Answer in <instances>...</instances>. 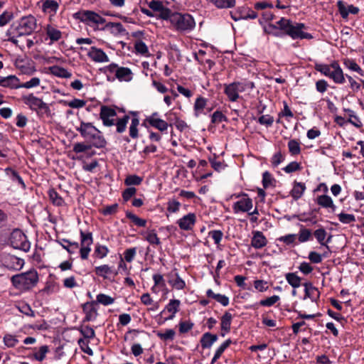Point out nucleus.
Masks as SVG:
<instances>
[{
	"label": "nucleus",
	"instance_id": "nucleus-22",
	"mask_svg": "<svg viewBox=\"0 0 364 364\" xmlns=\"http://www.w3.org/2000/svg\"><path fill=\"white\" fill-rule=\"evenodd\" d=\"M251 240V245L255 249H261L267 244V240L264 234L260 231H254Z\"/></svg>",
	"mask_w": 364,
	"mask_h": 364
},
{
	"label": "nucleus",
	"instance_id": "nucleus-60",
	"mask_svg": "<svg viewBox=\"0 0 364 364\" xmlns=\"http://www.w3.org/2000/svg\"><path fill=\"white\" fill-rule=\"evenodd\" d=\"M175 334L176 333L173 329H166L164 333H157L158 337L164 341L173 340Z\"/></svg>",
	"mask_w": 364,
	"mask_h": 364
},
{
	"label": "nucleus",
	"instance_id": "nucleus-64",
	"mask_svg": "<svg viewBox=\"0 0 364 364\" xmlns=\"http://www.w3.org/2000/svg\"><path fill=\"white\" fill-rule=\"evenodd\" d=\"M13 18V14L5 11L0 15V26H6Z\"/></svg>",
	"mask_w": 364,
	"mask_h": 364
},
{
	"label": "nucleus",
	"instance_id": "nucleus-49",
	"mask_svg": "<svg viewBox=\"0 0 364 364\" xmlns=\"http://www.w3.org/2000/svg\"><path fill=\"white\" fill-rule=\"evenodd\" d=\"M126 216L139 227H145L146 225V220L139 218L137 215L131 212H127Z\"/></svg>",
	"mask_w": 364,
	"mask_h": 364
},
{
	"label": "nucleus",
	"instance_id": "nucleus-19",
	"mask_svg": "<svg viewBox=\"0 0 364 364\" xmlns=\"http://www.w3.org/2000/svg\"><path fill=\"white\" fill-rule=\"evenodd\" d=\"M96 305V302L94 301L86 302L82 305V311L85 315L84 321H93L97 318L98 313Z\"/></svg>",
	"mask_w": 364,
	"mask_h": 364
},
{
	"label": "nucleus",
	"instance_id": "nucleus-5",
	"mask_svg": "<svg viewBox=\"0 0 364 364\" xmlns=\"http://www.w3.org/2000/svg\"><path fill=\"white\" fill-rule=\"evenodd\" d=\"M224 93L230 102H237L240 98V93L246 90L251 91L255 88V83L251 81H235L224 84Z\"/></svg>",
	"mask_w": 364,
	"mask_h": 364
},
{
	"label": "nucleus",
	"instance_id": "nucleus-55",
	"mask_svg": "<svg viewBox=\"0 0 364 364\" xmlns=\"http://www.w3.org/2000/svg\"><path fill=\"white\" fill-rule=\"evenodd\" d=\"M289 151L292 155H298L301 152L299 143L295 139H291L288 142Z\"/></svg>",
	"mask_w": 364,
	"mask_h": 364
},
{
	"label": "nucleus",
	"instance_id": "nucleus-35",
	"mask_svg": "<svg viewBox=\"0 0 364 364\" xmlns=\"http://www.w3.org/2000/svg\"><path fill=\"white\" fill-rule=\"evenodd\" d=\"M206 295L209 298L214 299L223 306H227L229 304L230 300L228 296L220 294H215L210 289L206 291Z\"/></svg>",
	"mask_w": 364,
	"mask_h": 364
},
{
	"label": "nucleus",
	"instance_id": "nucleus-11",
	"mask_svg": "<svg viewBox=\"0 0 364 364\" xmlns=\"http://www.w3.org/2000/svg\"><path fill=\"white\" fill-rule=\"evenodd\" d=\"M232 197L239 198L233 203L232 210L235 214L239 213H249L253 208L252 200L245 193L234 194Z\"/></svg>",
	"mask_w": 364,
	"mask_h": 364
},
{
	"label": "nucleus",
	"instance_id": "nucleus-44",
	"mask_svg": "<svg viewBox=\"0 0 364 364\" xmlns=\"http://www.w3.org/2000/svg\"><path fill=\"white\" fill-rule=\"evenodd\" d=\"M312 236V232L309 229L301 228L298 234L299 242L304 243L309 241Z\"/></svg>",
	"mask_w": 364,
	"mask_h": 364
},
{
	"label": "nucleus",
	"instance_id": "nucleus-30",
	"mask_svg": "<svg viewBox=\"0 0 364 364\" xmlns=\"http://www.w3.org/2000/svg\"><path fill=\"white\" fill-rule=\"evenodd\" d=\"M232 315L226 311L221 318V336L224 337L230 331Z\"/></svg>",
	"mask_w": 364,
	"mask_h": 364
},
{
	"label": "nucleus",
	"instance_id": "nucleus-62",
	"mask_svg": "<svg viewBox=\"0 0 364 364\" xmlns=\"http://www.w3.org/2000/svg\"><path fill=\"white\" fill-rule=\"evenodd\" d=\"M343 64L348 69L352 71L356 72L360 70V67L353 59H345L343 61Z\"/></svg>",
	"mask_w": 364,
	"mask_h": 364
},
{
	"label": "nucleus",
	"instance_id": "nucleus-42",
	"mask_svg": "<svg viewBox=\"0 0 364 364\" xmlns=\"http://www.w3.org/2000/svg\"><path fill=\"white\" fill-rule=\"evenodd\" d=\"M96 304H101L104 306H109L114 302V299L105 294H99L96 297Z\"/></svg>",
	"mask_w": 364,
	"mask_h": 364
},
{
	"label": "nucleus",
	"instance_id": "nucleus-36",
	"mask_svg": "<svg viewBox=\"0 0 364 364\" xmlns=\"http://www.w3.org/2000/svg\"><path fill=\"white\" fill-rule=\"evenodd\" d=\"M145 240L152 245H161V241L155 230H148L144 233Z\"/></svg>",
	"mask_w": 364,
	"mask_h": 364
},
{
	"label": "nucleus",
	"instance_id": "nucleus-38",
	"mask_svg": "<svg viewBox=\"0 0 364 364\" xmlns=\"http://www.w3.org/2000/svg\"><path fill=\"white\" fill-rule=\"evenodd\" d=\"M48 193L50 200L54 205L62 206L65 204L63 198L57 193L54 188L49 189Z\"/></svg>",
	"mask_w": 364,
	"mask_h": 364
},
{
	"label": "nucleus",
	"instance_id": "nucleus-1",
	"mask_svg": "<svg viewBox=\"0 0 364 364\" xmlns=\"http://www.w3.org/2000/svg\"><path fill=\"white\" fill-rule=\"evenodd\" d=\"M117 112L114 109L107 106L102 105L100 107V119L102 121V124L105 127L116 126V131L117 133H123L126 129L129 119V115H124L122 118H118L117 120Z\"/></svg>",
	"mask_w": 364,
	"mask_h": 364
},
{
	"label": "nucleus",
	"instance_id": "nucleus-3",
	"mask_svg": "<svg viewBox=\"0 0 364 364\" xmlns=\"http://www.w3.org/2000/svg\"><path fill=\"white\" fill-rule=\"evenodd\" d=\"M76 130L84 139L89 141L92 146L100 149L107 144L102 132L90 122H81Z\"/></svg>",
	"mask_w": 364,
	"mask_h": 364
},
{
	"label": "nucleus",
	"instance_id": "nucleus-4",
	"mask_svg": "<svg viewBox=\"0 0 364 364\" xmlns=\"http://www.w3.org/2000/svg\"><path fill=\"white\" fill-rule=\"evenodd\" d=\"M315 69L336 84L343 85L346 82V75L336 60L332 61L330 64L316 63Z\"/></svg>",
	"mask_w": 364,
	"mask_h": 364
},
{
	"label": "nucleus",
	"instance_id": "nucleus-6",
	"mask_svg": "<svg viewBox=\"0 0 364 364\" xmlns=\"http://www.w3.org/2000/svg\"><path fill=\"white\" fill-rule=\"evenodd\" d=\"M13 286L20 290H28L33 287L38 281V275L36 270L28 271L16 274L11 279Z\"/></svg>",
	"mask_w": 364,
	"mask_h": 364
},
{
	"label": "nucleus",
	"instance_id": "nucleus-50",
	"mask_svg": "<svg viewBox=\"0 0 364 364\" xmlns=\"http://www.w3.org/2000/svg\"><path fill=\"white\" fill-rule=\"evenodd\" d=\"M339 221L343 224H350L355 222L356 219L354 215L345 213H341L338 215Z\"/></svg>",
	"mask_w": 364,
	"mask_h": 364
},
{
	"label": "nucleus",
	"instance_id": "nucleus-39",
	"mask_svg": "<svg viewBox=\"0 0 364 364\" xmlns=\"http://www.w3.org/2000/svg\"><path fill=\"white\" fill-rule=\"evenodd\" d=\"M285 279L289 284H290L294 289L298 288L301 286V279L295 273L286 274Z\"/></svg>",
	"mask_w": 364,
	"mask_h": 364
},
{
	"label": "nucleus",
	"instance_id": "nucleus-53",
	"mask_svg": "<svg viewBox=\"0 0 364 364\" xmlns=\"http://www.w3.org/2000/svg\"><path fill=\"white\" fill-rule=\"evenodd\" d=\"M77 343L81 349V350L89 355H93V350L91 349V348L89 346V341H87L85 338H80L77 341Z\"/></svg>",
	"mask_w": 364,
	"mask_h": 364
},
{
	"label": "nucleus",
	"instance_id": "nucleus-51",
	"mask_svg": "<svg viewBox=\"0 0 364 364\" xmlns=\"http://www.w3.org/2000/svg\"><path fill=\"white\" fill-rule=\"evenodd\" d=\"M109 253V249L105 245H102L100 244H97L95 245V249L94 252V255L98 258H104Z\"/></svg>",
	"mask_w": 364,
	"mask_h": 364
},
{
	"label": "nucleus",
	"instance_id": "nucleus-47",
	"mask_svg": "<svg viewBox=\"0 0 364 364\" xmlns=\"http://www.w3.org/2000/svg\"><path fill=\"white\" fill-rule=\"evenodd\" d=\"M181 203L176 199H170L167 202L166 210L169 213H178L181 208Z\"/></svg>",
	"mask_w": 364,
	"mask_h": 364
},
{
	"label": "nucleus",
	"instance_id": "nucleus-27",
	"mask_svg": "<svg viewBox=\"0 0 364 364\" xmlns=\"http://www.w3.org/2000/svg\"><path fill=\"white\" fill-rule=\"evenodd\" d=\"M314 236L321 246H324L328 250V252H330L329 246L327 244L330 242L331 236H329L328 238L326 240L327 232L323 228L316 230L314 232Z\"/></svg>",
	"mask_w": 364,
	"mask_h": 364
},
{
	"label": "nucleus",
	"instance_id": "nucleus-37",
	"mask_svg": "<svg viewBox=\"0 0 364 364\" xmlns=\"http://www.w3.org/2000/svg\"><path fill=\"white\" fill-rule=\"evenodd\" d=\"M50 70L52 75L58 77L70 78L72 76L70 71L60 66H53Z\"/></svg>",
	"mask_w": 364,
	"mask_h": 364
},
{
	"label": "nucleus",
	"instance_id": "nucleus-31",
	"mask_svg": "<svg viewBox=\"0 0 364 364\" xmlns=\"http://www.w3.org/2000/svg\"><path fill=\"white\" fill-rule=\"evenodd\" d=\"M181 301L178 299H171L168 304L165 306L164 311L170 313V316L166 320H172L176 314L179 311Z\"/></svg>",
	"mask_w": 364,
	"mask_h": 364
},
{
	"label": "nucleus",
	"instance_id": "nucleus-63",
	"mask_svg": "<svg viewBox=\"0 0 364 364\" xmlns=\"http://www.w3.org/2000/svg\"><path fill=\"white\" fill-rule=\"evenodd\" d=\"M223 121H226V117L220 111H215L211 115V122L213 124H219Z\"/></svg>",
	"mask_w": 364,
	"mask_h": 364
},
{
	"label": "nucleus",
	"instance_id": "nucleus-24",
	"mask_svg": "<svg viewBox=\"0 0 364 364\" xmlns=\"http://www.w3.org/2000/svg\"><path fill=\"white\" fill-rule=\"evenodd\" d=\"M46 33L50 43L59 41L62 38V32L53 24H48L45 28Z\"/></svg>",
	"mask_w": 364,
	"mask_h": 364
},
{
	"label": "nucleus",
	"instance_id": "nucleus-57",
	"mask_svg": "<svg viewBox=\"0 0 364 364\" xmlns=\"http://www.w3.org/2000/svg\"><path fill=\"white\" fill-rule=\"evenodd\" d=\"M80 333L84 336L85 338H93L95 336V330L90 326H83L80 329Z\"/></svg>",
	"mask_w": 364,
	"mask_h": 364
},
{
	"label": "nucleus",
	"instance_id": "nucleus-26",
	"mask_svg": "<svg viewBox=\"0 0 364 364\" xmlns=\"http://www.w3.org/2000/svg\"><path fill=\"white\" fill-rule=\"evenodd\" d=\"M305 295L304 299H310L312 301H316L319 298L320 292L318 289L314 287L311 283L304 284Z\"/></svg>",
	"mask_w": 364,
	"mask_h": 364
},
{
	"label": "nucleus",
	"instance_id": "nucleus-43",
	"mask_svg": "<svg viewBox=\"0 0 364 364\" xmlns=\"http://www.w3.org/2000/svg\"><path fill=\"white\" fill-rule=\"evenodd\" d=\"M143 181V178L136 174L128 175L124 179V184L127 186H139Z\"/></svg>",
	"mask_w": 364,
	"mask_h": 364
},
{
	"label": "nucleus",
	"instance_id": "nucleus-18",
	"mask_svg": "<svg viewBox=\"0 0 364 364\" xmlns=\"http://www.w3.org/2000/svg\"><path fill=\"white\" fill-rule=\"evenodd\" d=\"M149 7L154 11L159 12L158 18L163 20H168V14L171 10L164 6L163 3L160 1L152 0L149 2Z\"/></svg>",
	"mask_w": 364,
	"mask_h": 364
},
{
	"label": "nucleus",
	"instance_id": "nucleus-25",
	"mask_svg": "<svg viewBox=\"0 0 364 364\" xmlns=\"http://www.w3.org/2000/svg\"><path fill=\"white\" fill-rule=\"evenodd\" d=\"M208 100L203 97L199 96L196 99L193 105L194 116L199 117L201 114H205V109L206 107Z\"/></svg>",
	"mask_w": 364,
	"mask_h": 364
},
{
	"label": "nucleus",
	"instance_id": "nucleus-59",
	"mask_svg": "<svg viewBox=\"0 0 364 364\" xmlns=\"http://www.w3.org/2000/svg\"><path fill=\"white\" fill-rule=\"evenodd\" d=\"M275 180L272 178V175L268 172L265 171L262 174V185L264 188L269 186H272Z\"/></svg>",
	"mask_w": 364,
	"mask_h": 364
},
{
	"label": "nucleus",
	"instance_id": "nucleus-28",
	"mask_svg": "<svg viewBox=\"0 0 364 364\" xmlns=\"http://www.w3.org/2000/svg\"><path fill=\"white\" fill-rule=\"evenodd\" d=\"M118 69L119 65L113 63L103 67L100 70L106 75L108 81L114 82L116 80L115 75L117 74Z\"/></svg>",
	"mask_w": 364,
	"mask_h": 364
},
{
	"label": "nucleus",
	"instance_id": "nucleus-21",
	"mask_svg": "<svg viewBox=\"0 0 364 364\" xmlns=\"http://www.w3.org/2000/svg\"><path fill=\"white\" fill-rule=\"evenodd\" d=\"M132 115L131 124L129 128V136L132 139H136L139 136L138 127L139 125V119L138 112L134 111H130L129 116Z\"/></svg>",
	"mask_w": 364,
	"mask_h": 364
},
{
	"label": "nucleus",
	"instance_id": "nucleus-48",
	"mask_svg": "<svg viewBox=\"0 0 364 364\" xmlns=\"http://www.w3.org/2000/svg\"><path fill=\"white\" fill-rule=\"evenodd\" d=\"M134 49L136 53L142 55L147 56L149 49L147 46L142 41H136L134 43Z\"/></svg>",
	"mask_w": 364,
	"mask_h": 364
},
{
	"label": "nucleus",
	"instance_id": "nucleus-33",
	"mask_svg": "<svg viewBox=\"0 0 364 364\" xmlns=\"http://www.w3.org/2000/svg\"><path fill=\"white\" fill-rule=\"evenodd\" d=\"M305 190L306 186L304 183L295 181L290 191V196L294 200H297L304 195Z\"/></svg>",
	"mask_w": 364,
	"mask_h": 364
},
{
	"label": "nucleus",
	"instance_id": "nucleus-56",
	"mask_svg": "<svg viewBox=\"0 0 364 364\" xmlns=\"http://www.w3.org/2000/svg\"><path fill=\"white\" fill-rule=\"evenodd\" d=\"M64 105L71 108L79 109L85 106L86 102L83 100L75 98L71 101H65Z\"/></svg>",
	"mask_w": 364,
	"mask_h": 364
},
{
	"label": "nucleus",
	"instance_id": "nucleus-58",
	"mask_svg": "<svg viewBox=\"0 0 364 364\" xmlns=\"http://www.w3.org/2000/svg\"><path fill=\"white\" fill-rule=\"evenodd\" d=\"M48 352V347L47 346H42L40 347L38 351L36 352L33 354V358L35 360L38 361H43L46 355V353Z\"/></svg>",
	"mask_w": 364,
	"mask_h": 364
},
{
	"label": "nucleus",
	"instance_id": "nucleus-40",
	"mask_svg": "<svg viewBox=\"0 0 364 364\" xmlns=\"http://www.w3.org/2000/svg\"><path fill=\"white\" fill-rule=\"evenodd\" d=\"M344 111L348 114L349 119L348 122L349 123L357 128H360L363 127V123L361 122L360 118L355 114L354 111L350 109H345Z\"/></svg>",
	"mask_w": 364,
	"mask_h": 364
},
{
	"label": "nucleus",
	"instance_id": "nucleus-7",
	"mask_svg": "<svg viewBox=\"0 0 364 364\" xmlns=\"http://www.w3.org/2000/svg\"><path fill=\"white\" fill-rule=\"evenodd\" d=\"M168 16V20L178 31H190L195 27V21L188 14L172 13L171 11Z\"/></svg>",
	"mask_w": 364,
	"mask_h": 364
},
{
	"label": "nucleus",
	"instance_id": "nucleus-16",
	"mask_svg": "<svg viewBox=\"0 0 364 364\" xmlns=\"http://www.w3.org/2000/svg\"><path fill=\"white\" fill-rule=\"evenodd\" d=\"M41 3L42 4V11L44 14L49 15V19L50 21L51 18L57 14L60 6L59 3L55 0H42ZM38 4H40V2Z\"/></svg>",
	"mask_w": 364,
	"mask_h": 364
},
{
	"label": "nucleus",
	"instance_id": "nucleus-23",
	"mask_svg": "<svg viewBox=\"0 0 364 364\" xmlns=\"http://www.w3.org/2000/svg\"><path fill=\"white\" fill-rule=\"evenodd\" d=\"M0 86L11 89L20 88V80L15 75L0 77Z\"/></svg>",
	"mask_w": 364,
	"mask_h": 364
},
{
	"label": "nucleus",
	"instance_id": "nucleus-17",
	"mask_svg": "<svg viewBox=\"0 0 364 364\" xmlns=\"http://www.w3.org/2000/svg\"><path fill=\"white\" fill-rule=\"evenodd\" d=\"M87 56L95 63H107L109 61L107 55L101 48L95 46L90 48Z\"/></svg>",
	"mask_w": 364,
	"mask_h": 364
},
{
	"label": "nucleus",
	"instance_id": "nucleus-13",
	"mask_svg": "<svg viewBox=\"0 0 364 364\" xmlns=\"http://www.w3.org/2000/svg\"><path fill=\"white\" fill-rule=\"evenodd\" d=\"M80 257L82 259H87L91 251L90 246L93 243V237L91 232L80 231Z\"/></svg>",
	"mask_w": 364,
	"mask_h": 364
},
{
	"label": "nucleus",
	"instance_id": "nucleus-8",
	"mask_svg": "<svg viewBox=\"0 0 364 364\" xmlns=\"http://www.w3.org/2000/svg\"><path fill=\"white\" fill-rule=\"evenodd\" d=\"M74 17L90 26H99L106 22V19L99 14L90 10H82L74 14Z\"/></svg>",
	"mask_w": 364,
	"mask_h": 364
},
{
	"label": "nucleus",
	"instance_id": "nucleus-20",
	"mask_svg": "<svg viewBox=\"0 0 364 364\" xmlns=\"http://www.w3.org/2000/svg\"><path fill=\"white\" fill-rule=\"evenodd\" d=\"M168 284L176 290L183 289L186 284L185 281L179 276L176 269L167 274Z\"/></svg>",
	"mask_w": 364,
	"mask_h": 364
},
{
	"label": "nucleus",
	"instance_id": "nucleus-34",
	"mask_svg": "<svg viewBox=\"0 0 364 364\" xmlns=\"http://www.w3.org/2000/svg\"><path fill=\"white\" fill-rule=\"evenodd\" d=\"M217 340V335L207 332L202 336L200 344L203 348H210Z\"/></svg>",
	"mask_w": 364,
	"mask_h": 364
},
{
	"label": "nucleus",
	"instance_id": "nucleus-15",
	"mask_svg": "<svg viewBox=\"0 0 364 364\" xmlns=\"http://www.w3.org/2000/svg\"><path fill=\"white\" fill-rule=\"evenodd\" d=\"M144 123H148L150 126L161 132L166 131L168 127V124L166 121L159 117L158 112H154L150 116L146 117Z\"/></svg>",
	"mask_w": 364,
	"mask_h": 364
},
{
	"label": "nucleus",
	"instance_id": "nucleus-41",
	"mask_svg": "<svg viewBox=\"0 0 364 364\" xmlns=\"http://www.w3.org/2000/svg\"><path fill=\"white\" fill-rule=\"evenodd\" d=\"M218 9L232 8L235 5V0H210Z\"/></svg>",
	"mask_w": 364,
	"mask_h": 364
},
{
	"label": "nucleus",
	"instance_id": "nucleus-61",
	"mask_svg": "<svg viewBox=\"0 0 364 364\" xmlns=\"http://www.w3.org/2000/svg\"><path fill=\"white\" fill-rule=\"evenodd\" d=\"M257 122L262 125L271 127L274 122V117L269 114L262 115L258 118Z\"/></svg>",
	"mask_w": 364,
	"mask_h": 364
},
{
	"label": "nucleus",
	"instance_id": "nucleus-14",
	"mask_svg": "<svg viewBox=\"0 0 364 364\" xmlns=\"http://www.w3.org/2000/svg\"><path fill=\"white\" fill-rule=\"evenodd\" d=\"M196 215L194 213H189L183 215L176 221L179 228L184 231L192 230L196 223Z\"/></svg>",
	"mask_w": 364,
	"mask_h": 364
},
{
	"label": "nucleus",
	"instance_id": "nucleus-32",
	"mask_svg": "<svg viewBox=\"0 0 364 364\" xmlns=\"http://www.w3.org/2000/svg\"><path fill=\"white\" fill-rule=\"evenodd\" d=\"M115 77L120 82H130L133 78V73L129 68L119 66L117 74Z\"/></svg>",
	"mask_w": 364,
	"mask_h": 364
},
{
	"label": "nucleus",
	"instance_id": "nucleus-29",
	"mask_svg": "<svg viewBox=\"0 0 364 364\" xmlns=\"http://www.w3.org/2000/svg\"><path fill=\"white\" fill-rule=\"evenodd\" d=\"M317 204L324 208H330L332 212H335L336 206L333 203V199L328 195H321L316 198Z\"/></svg>",
	"mask_w": 364,
	"mask_h": 364
},
{
	"label": "nucleus",
	"instance_id": "nucleus-10",
	"mask_svg": "<svg viewBox=\"0 0 364 364\" xmlns=\"http://www.w3.org/2000/svg\"><path fill=\"white\" fill-rule=\"evenodd\" d=\"M9 241L14 249L28 252L30 250L31 244L27 240L26 235L20 230H14L10 235Z\"/></svg>",
	"mask_w": 364,
	"mask_h": 364
},
{
	"label": "nucleus",
	"instance_id": "nucleus-52",
	"mask_svg": "<svg viewBox=\"0 0 364 364\" xmlns=\"http://www.w3.org/2000/svg\"><path fill=\"white\" fill-rule=\"evenodd\" d=\"M279 300L280 297L278 295H273L270 297L260 300L259 304L263 306L270 307L274 306Z\"/></svg>",
	"mask_w": 364,
	"mask_h": 364
},
{
	"label": "nucleus",
	"instance_id": "nucleus-54",
	"mask_svg": "<svg viewBox=\"0 0 364 364\" xmlns=\"http://www.w3.org/2000/svg\"><path fill=\"white\" fill-rule=\"evenodd\" d=\"M3 341L8 348H13L18 343V340L15 336L9 333L4 336Z\"/></svg>",
	"mask_w": 364,
	"mask_h": 364
},
{
	"label": "nucleus",
	"instance_id": "nucleus-9",
	"mask_svg": "<svg viewBox=\"0 0 364 364\" xmlns=\"http://www.w3.org/2000/svg\"><path fill=\"white\" fill-rule=\"evenodd\" d=\"M36 26V18L29 15L22 17L14 29L17 36H27L33 33Z\"/></svg>",
	"mask_w": 364,
	"mask_h": 364
},
{
	"label": "nucleus",
	"instance_id": "nucleus-2",
	"mask_svg": "<svg viewBox=\"0 0 364 364\" xmlns=\"http://www.w3.org/2000/svg\"><path fill=\"white\" fill-rule=\"evenodd\" d=\"M274 28H279L292 39H311L313 36L311 33L304 31L306 28L302 23H293L290 20L282 18L275 22Z\"/></svg>",
	"mask_w": 364,
	"mask_h": 364
},
{
	"label": "nucleus",
	"instance_id": "nucleus-12",
	"mask_svg": "<svg viewBox=\"0 0 364 364\" xmlns=\"http://www.w3.org/2000/svg\"><path fill=\"white\" fill-rule=\"evenodd\" d=\"M22 100L31 109L37 112L48 113L50 111L48 105L33 94L23 96Z\"/></svg>",
	"mask_w": 364,
	"mask_h": 364
},
{
	"label": "nucleus",
	"instance_id": "nucleus-45",
	"mask_svg": "<svg viewBox=\"0 0 364 364\" xmlns=\"http://www.w3.org/2000/svg\"><path fill=\"white\" fill-rule=\"evenodd\" d=\"M95 271L96 274L105 279L107 277V274L113 273L111 267L107 264L96 267Z\"/></svg>",
	"mask_w": 364,
	"mask_h": 364
},
{
	"label": "nucleus",
	"instance_id": "nucleus-46",
	"mask_svg": "<svg viewBox=\"0 0 364 364\" xmlns=\"http://www.w3.org/2000/svg\"><path fill=\"white\" fill-rule=\"evenodd\" d=\"M41 84V79L38 77H33L29 80L21 83L20 82V88L31 89L39 86Z\"/></svg>",
	"mask_w": 364,
	"mask_h": 364
}]
</instances>
